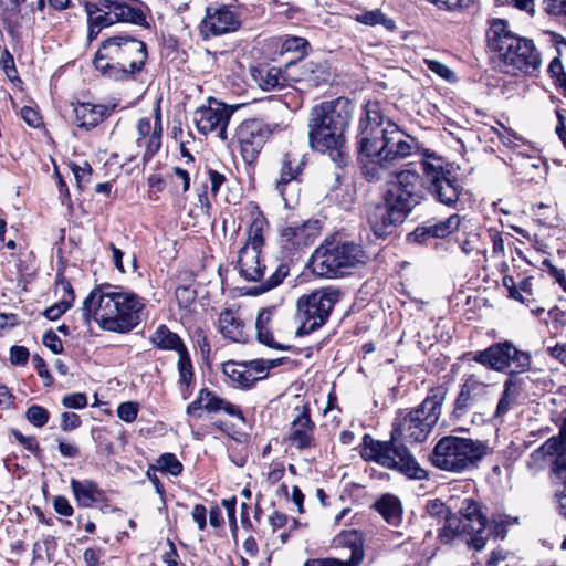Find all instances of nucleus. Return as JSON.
<instances>
[{"instance_id": "1", "label": "nucleus", "mask_w": 566, "mask_h": 566, "mask_svg": "<svg viewBox=\"0 0 566 566\" xmlns=\"http://www.w3.org/2000/svg\"><path fill=\"white\" fill-rule=\"evenodd\" d=\"M447 394L448 389L442 385L431 388L418 407L397 420L389 441H379L370 434H364L360 457L367 462L371 461L384 468L398 470L412 479L426 478V471L420 468L408 448L397 441L398 439L410 443L424 441L440 418Z\"/></svg>"}, {"instance_id": "2", "label": "nucleus", "mask_w": 566, "mask_h": 566, "mask_svg": "<svg viewBox=\"0 0 566 566\" xmlns=\"http://www.w3.org/2000/svg\"><path fill=\"white\" fill-rule=\"evenodd\" d=\"M356 144L361 172L370 182L382 179L391 165L409 157L418 148L416 138L385 118L377 101H368L363 107Z\"/></svg>"}, {"instance_id": "3", "label": "nucleus", "mask_w": 566, "mask_h": 566, "mask_svg": "<svg viewBox=\"0 0 566 566\" xmlns=\"http://www.w3.org/2000/svg\"><path fill=\"white\" fill-rule=\"evenodd\" d=\"M142 297L119 286H98L84 300L81 312L86 325L93 318L102 329L125 334L142 322Z\"/></svg>"}, {"instance_id": "4", "label": "nucleus", "mask_w": 566, "mask_h": 566, "mask_svg": "<svg viewBox=\"0 0 566 566\" xmlns=\"http://www.w3.org/2000/svg\"><path fill=\"white\" fill-rule=\"evenodd\" d=\"M354 105L345 98L322 102L312 107L308 116V143L332 160L342 165L346 158L345 130L353 118Z\"/></svg>"}, {"instance_id": "5", "label": "nucleus", "mask_w": 566, "mask_h": 566, "mask_svg": "<svg viewBox=\"0 0 566 566\" xmlns=\"http://www.w3.org/2000/svg\"><path fill=\"white\" fill-rule=\"evenodd\" d=\"M147 57L144 41L128 33H118L101 43L93 64L109 80L128 81L144 69Z\"/></svg>"}, {"instance_id": "6", "label": "nucleus", "mask_w": 566, "mask_h": 566, "mask_svg": "<svg viewBox=\"0 0 566 566\" xmlns=\"http://www.w3.org/2000/svg\"><path fill=\"white\" fill-rule=\"evenodd\" d=\"M265 227L266 222L263 218H255L247 231V241L238 254L237 268L240 276L248 282L261 283L254 287V294H262L279 286L290 273L289 264L280 262L271 268V274L265 277V271L269 266L261 261Z\"/></svg>"}, {"instance_id": "7", "label": "nucleus", "mask_w": 566, "mask_h": 566, "mask_svg": "<svg viewBox=\"0 0 566 566\" xmlns=\"http://www.w3.org/2000/svg\"><path fill=\"white\" fill-rule=\"evenodd\" d=\"M488 442L457 436L441 438L431 454L432 464L444 471L471 470L486 455Z\"/></svg>"}, {"instance_id": "8", "label": "nucleus", "mask_w": 566, "mask_h": 566, "mask_svg": "<svg viewBox=\"0 0 566 566\" xmlns=\"http://www.w3.org/2000/svg\"><path fill=\"white\" fill-rule=\"evenodd\" d=\"M486 45L499 55L507 67V73L517 71L527 73L531 66V45L527 39L516 36L504 19L493 18L488 21Z\"/></svg>"}, {"instance_id": "9", "label": "nucleus", "mask_w": 566, "mask_h": 566, "mask_svg": "<svg viewBox=\"0 0 566 566\" xmlns=\"http://www.w3.org/2000/svg\"><path fill=\"white\" fill-rule=\"evenodd\" d=\"M428 193L440 205L458 209L464 193L462 181L452 172L451 165L434 153L424 151L421 160Z\"/></svg>"}, {"instance_id": "10", "label": "nucleus", "mask_w": 566, "mask_h": 566, "mask_svg": "<svg viewBox=\"0 0 566 566\" xmlns=\"http://www.w3.org/2000/svg\"><path fill=\"white\" fill-rule=\"evenodd\" d=\"M366 261L367 255L360 244L335 240H326L312 255L314 273L328 279L344 275Z\"/></svg>"}, {"instance_id": "11", "label": "nucleus", "mask_w": 566, "mask_h": 566, "mask_svg": "<svg viewBox=\"0 0 566 566\" xmlns=\"http://www.w3.org/2000/svg\"><path fill=\"white\" fill-rule=\"evenodd\" d=\"M492 399V386L476 375H470L460 386L450 417L452 420H461L469 411L474 410L472 422H483L489 415Z\"/></svg>"}, {"instance_id": "12", "label": "nucleus", "mask_w": 566, "mask_h": 566, "mask_svg": "<svg viewBox=\"0 0 566 566\" xmlns=\"http://www.w3.org/2000/svg\"><path fill=\"white\" fill-rule=\"evenodd\" d=\"M342 292L335 287H322L297 301L298 317L302 321L296 335H306L322 327L328 319Z\"/></svg>"}, {"instance_id": "13", "label": "nucleus", "mask_w": 566, "mask_h": 566, "mask_svg": "<svg viewBox=\"0 0 566 566\" xmlns=\"http://www.w3.org/2000/svg\"><path fill=\"white\" fill-rule=\"evenodd\" d=\"M473 360L493 370L516 377L521 373H526L531 364L530 354L517 349L510 340L493 344L474 353Z\"/></svg>"}, {"instance_id": "14", "label": "nucleus", "mask_w": 566, "mask_h": 566, "mask_svg": "<svg viewBox=\"0 0 566 566\" xmlns=\"http://www.w3.org/2000/svg\"><path fill=\"white\" fill-rule=\"evenodd\" d=\"M392 176L385 201L409 216L424 199L422 178L415 169L395 171Z\"/></svg>"}, {"instance_id": "15", "label": "nucleus", "mask_w": 566, "mask_h": 566, "mask_svg": "<svg viewBox=\"0 0 566 566\" xmlns=\"http://www.w3.org/2000/svg\"><path fill=\"white\" fill-rule=\"evenodd\" d=\"M283 128L284 126L282 124H268L258 118L242 122L237 129V139L243 160L247 164H253L270 135Z\"/></svg>"}, {"instance_id": "16", "label": "nucleus", "mask_w": 566, "mask_h": 566, "mask_svg": "<svg viewBox=\"0 0 566 566\" xmlns=\"http://www.w3.org/2000/svg\"><path fill=\"white\" fill-rule=\"evenodd\" d=\"M305 166V156L296 149L289 150L281 159L280 176L275 188L284 200L285 207L297 203L300 198V176Z\"/></svg>"}, {"instance_id": "17", "label": "nucleus", "mask_w": 566, "mask_h": 566, "mask_svg": "<svg viewBox=\"0 0 566 566\" xmlns=\"http://www.w3.org/2000/svg\"><path fill=\"white\" fill-rule=\"evenodd\" d=\"M460 517H457L459 527L467 533L468 544L475 549H482L491 534L488 528V520L481 511V506L472 499H465L460 507Z\"/></svg>"}, {"instance_id": "18", "label": "nucleus", "mask_w": 566, "mask_h": 566, "mask_svg": "<svg viewBox=\"0 0 566 566\" xmlns=\"http://www.w3.org/2000/svg\"><path fill=\"white\" fill-rule=\"evenodd\" d=\"M233 109L228 105L209 97L208 105L198 107L193 113V122L199 133L208 135L217 132L221 140L227 139V126Z\"/></svg>"}, {"instance_id": "19", "label": "nucleus", "mask_w": 566, "mask_h": 566, "mask_svg": "<svg viewBox=\"0 0 566 566\" xmlns=\"http://www.w3.org/2000/svg\"><path fill=\"white\" fill-rule=\"evenodd\" d=\"M319 221L307 220L301 224L291 223L281 230L280 245L282 252L293 258L312 245L319 235Z\"/></svg>"}, {"instance_id": "20", "label": "nucleus", "mask_w": 566, "mask_h": 566, "mask_svg": "<svg viewBox=\"0 0 566 566\" xmlns=\"http://www.w3.org/2000/svg\"><path fill=\"white\" fill-rule=\"evenodd\" d=\"M293 412L294 418L287 433L290 446L300 451L316 448V424L311 418L308 403L294 407Z\"/></svg>"}, {"instance_id": "21", "label": "nucleus", "mask_w": 566, "mask_h": 566, "mask_svg": "<svg viewBox=\"0 0 566 566\" xmlns=\"http://www.w3.org/2000/svg\"><path fill=\"white\" fill-rule=\"evenodd\" d=\"M240 15L231 6H210L206 9L201 31L206 35L216 36L234 32L240 28Z\"/></svg>"}, {"instance_id": "22", "label": "nucleus", "mask_w": 566, "mask_h": 566, "mask_svg": "<svg viewBox=\"0 0 566 566\" xmlns=\"http://www.w3.org/2000/svg\"><path fill=\"white\" fill-rule=\"evenodd\" d=\"M534 455L536 458H545L547 455L554 458L552 461V472L563 479V491L556 494L559 501V496H566V475H562L566 470V418L560 428L558 438L552 437L546 440V442L536 450Z\"/></svg>"}, {"instance_id": "23", "label": "nucleus", "mask_w": 566, "mask_h": 566, "mask_svg": "<svg viewBox=\"0 0 566 566\" xmlns=\"http://www.w3.org/2000/svg\"><path fill=\"white\" fill-rule=\"evenodd\" d=\"M538 210H545L543 213L544 218L536 220L538 224V231L534 234L535 240L533 242V249L549 254L551 250L558 249V239L562 230L558 227L553 226V221L556 219V209L552 205H538Z\"/></svg>"}, {"instance_id": "24", "label": "nucleus", "mask_w": 566, "mask_h": 566, "mask_svg": "<svg viewBox=\"0 0 566 566\" xmlns=\"http://www.w3.org/2000/svg\"><path fill=\"white\" fill-rule=\"evenodd\" d=\"M338 543L350 548L349 559L310 558L304 566H359L364 559L363 537L358 531H349L338 537Z\"/></svg>"}, {"instance_id": "25", "label": "nucleus", "mask_w": 566, "mask_h": 566, "mask_svg": "<svg viewBox=\"0 0 566 566\" xmlns=\"http://www.w3.org/2000/svg\"><path fill=\"white\" fill-rule=\"evenodd\" d=\"M407 217L401 210L385 201L384 206H377L374 209L368 221L375 235L385 238L392 233L395 228L402 223Z\"/></svg>"}, {"instance_id": "26", "label": "nucleus", "mask_w": 566, "mask_h": 566, "mask_svg": "<svg viewBox=\"0 0 566 566\" xmlns=\"http://www.w3.org/2000/svg\"><path fill=\"white\" fill-rule=\"evenodd\" d=\"M104 8L113 12L115 23L125 22L147 29L149 28L147 23L148 8L142 1L109 0V4L104 6Z\"/></svg>"}, {"instance_id": "27", "label": "nucleus", "mask_w": 566, "mask_h": 566, "mask_svg": "<svg viewBox=\"0 0 566 566\" xmlns=\"http://www.w3.org/2000/svg\"><path fill=\"white\" fill-rule=\"evenodd\" d=\"M286 69L293 72L291 81L305 82L310 86H319L329 78L326 64L319 61L287 62Z\"/></svg>"}, {"instance_id": "28", "label": "nucleus", "mask_w": 566, "mask_h": 566, "mask_svg": "<svg viewBox=\"0 0 566 566\" xmlns=\"http://www.w3.org/2000/svg\"><path fill=\"white\" fill-rule=\"evenodd\" d=\"M115 106L82 102L74 104V123L78 128L91 130L107 119Z\"/></svg>"}, {"instance_id": "29", "label": "nucleus", "mask_w": 566, "mask_h": 566, "mask_svg": "<svg viewBox=\"0 0 566 566\" xmlns=\"http://www.w3.org/2000/svg\"><path fill=\"white\" fill-rule=\"evenodd\" d=\"M251 76L259 87L263 91L281 90L291 81V70L272 65L270 63H261L251 67Z\"/></svg>"}, {"instance_id": "30", "label": "nucleus", "mask_w": 566, "mask_h": 566, "mask_svg": "<svg viewBox=\"0 0 566 566\" xmlns=\"http://www.w3.org/2000/svg\"><path fill=\"white\" fill-rule=\"evenodd\" d=\"M106 4H109V0H98L97 2L85 3L88 42L95 40L104 28L115 24L113 12L104 8Z\"/></svg>"}, {"instance_id": "31", "label": "nucleus", "mask_w": 566, "mask_h": 566, "mask_svg": "<svg viewBox=\"0 0 566 566\" xmlns=\"http://www.w3.org/2000/svg\"><path fill=\"white\" fill-rule=\"evenodd\" d=\"M219 332L223 337L235 343H245L249 337L244 322L234 311L229 308L222 311L219 315Z\"/></svg>"}, {"instance_id": "32", "label": "nucleus", "mask_w": 566, "mask_h": 566, "mask_svg": "<svg viewBox=\"0 0 566 566\" xmlns=\"http://www.w3.org/2000/svg\"><path fill=\"white\" fill-rule=\"evenodd\" d=\"M70 485L80 507H92L104 500V491L92 480L71 479Z\"/></svg>"}, {"instance_id": "33", "label": "nucleus", "mask_w": 566, "mask_h": 566, "mask_svg": "<svg viewBox=\"0 0 566 566\" xmlns=\"http://www.w3.org/2000/svg\"><path fill=\"white\" fill-rule=\"evenodd\" d=\"M223 374L229 378L234 387L250 388L262 377L251 375V370L244 361L229 360L222 365Z\"/></svg>"}, {"instance_id": "34", "label": "nucleus", "mask_w": 566, "mask_h": 566, "mask_svg": "<svg viewBox=\"0 0 566 566\" xmlns=\"http://www.w3.org/2000/svg\"><path fill=\"white\" fill-rule=\"evenodd\" d=\"M373 507L382 516V518L392 526H398L402 520L401 501L392 494L381 495Z\"/></svg>"}, {"instance_id": "35", "label": "nucleus", "mask_w": 566, "mask_h": 566, "mask_svg": "<svg viewBox=\"0 0 566 566\" xmlns=\"http://www.w3.org/2000/svg\"><path fill=\"white\" fill-rule=\"evenodd\" d=\"M521 391V380L516 376H510L504 384V391L500 398L495 411L486 416L490 419H501L515 403Z\"/></svg>"}, {"instance_id": "36", "label": "nucleus", "mask_w": 566, "mask_h": 566, "mask_svg": "<svg viewBox=\"0 0 566 566\" xmlns=\"http://www.w3.org/2000/svg\"><path fill=\"white\" fill-rule=\"evenodd\" d=\"M200 399L203 400V409L208 412L224 411L231 417H235L241 421H244V416L240 408L226 399L220 398L213 391L208 388L200 389Z\"/></svg>"}, {"instance_id": "37", "label": "nucleus", "mask_w": 566, "mask_h": 566, "mask_svg": "<svg viewBox=\"0 0 566 566\" xmlns=\"http://www.w3.org/2000/svg\"><path fill=\"white\" fill-rule=\"evenodd\" d=\"M272 313L273 311L271 308H263L259 313L255 322L258 340L270 348L287 350L291 348L290 345L277 343L272 336L270 326L272 321Z\"/></svg>"}, {"instance_id": "38", "label": "nucleus", "mask_w": 566, "mask_h": 566, "mask_svg": "<svg viewBox=\"0 0 566 566\" xmlns=\"http://www.w3.org/2000/svg\"><path fill=\"white\" fill-rule=\"evenodd\" d=\"M177 369L180 391L184 399H188L191 394V386L195 380V370L188 348H182V352L178 354Z\"/></svg>"}, {"instance_id": "39", "label": "nucleus", "mask_w": 566, "mask_h": 566, "mask_svg": "<svg viewBox=\"0 0 566 566\" xmlns=\"http://www.w3.org/2000/svg\"><path fill=\"white\" fill-rule=\"evenodd\" d=\"M150 343L163 350H175L177 354L187 348L180 336L171 332L166 325H159L150 336Z\"/></svg>"}, {"instance_id": "40", "label": "nucleus", "mask_w": 566, "mask_h": 566, "mask_svg": "<svg viewBox=\"0 0 566 566\" xmlns=\"http://www.w3.org/2000/svg\"><path fill=\"white\" fill-rule=\"evenodd\" d=\"M460 223V216L458 213H453L446 220L438 221L434 223L428 222L427 224L430 229L431 235H433L434 239H443L453 231H455L459 228Z\"/></svg>"}, {"instance_id": "41", "label": "nucleus", "mask_w": 566, "mask_h": 566, "mask_svg": "<svg viewBox=\"0 0 566 566\" xmlns=\"http://www.w3.org/2000/svg\"><path fill=\"white\" fill-rule=\"evenodd\" d=\"M356 21L365 25H382L387 30H394L396 23L392 19L387 18L380 9L365 11L356 15Z\"/></svg>"}, {"instance_id": "42", "label": "nucleus", "mask_w": 566, "mask_h": 566, "mask_svg": "<svg viewBox=\"0 0 566 566\" xmlns=\"http://www.w3.org/2000/svg\"><path fill=\"white\" fill-rule=\"evenodd\" d=\"M426 515L423 518H432L437 520L438 523L446 522L451 518L453 515L451 514L450 509L446 505L443 501L440 499L429 500L424 506Z\"/></svg>"}, {"instance_id": "43", "label": "nucleus", "mask_w": 566, "mask_h": 566, "mask_svg": "<svg viewBox=\"0 0 566 566\" xmlns=\"http://www.w3.org/2000/svg\"><path fill=\"white\" fill-rule=\"evenodd\" d=\"M467 535L464 531L459 527V523L457 522V517L452 516L447 520L438 532V541L442 545L451 544L457 537Z\"/></svg>"}, {"instance_id": "44", "label": "nucleus", "mask_w": 566, "mask_h": 566, "mask_svg": "<svg viewBox=\"0 0 566 566\" xmlns=\"http://www.w3.org/2000/svg\"><path fill=\"white\" fill-rule=\"evenodd\" d=\"M163 473H168L174 476H178L182 472V464L177 459L174 453H164L157 459V464L155 465Z\"/></svg>"}, {"instance_id": "45", "label": "nucleus", "mask_w": 566, "mask_h": 566, "mask_svg": "<svg viewBox=\"0 0 566 566\" xmlns=\"http://www.w3.org/2000/svg\"><path fill=\"white\" fill-rule=\"evenodd\" d=\"M245 366L251 370V375L256 377L265 378L270 369L277 367L281 365L282 359H252L249 361H244Z\"/></svg>"}, {"instance_id": "46", "label": "nucleus", "mask_w": 566, "mask_h": 566, "mask_svg": "<svg viewBox=\"0 0 566 566\" xmlns=\"http://www.w3.org/2000/svg\"><path fill=\"white\" fill-rule=\"evenodd\" d=\"M25 419L34 427H44L50 419V412L40 405H31L25 411Z\"/></svg>"}, {"instance_id": "47", "label": "nucleus", "mask_w": 566, "mask_h": 566, "mask_svg": "<svg viewBox=\"0 0 566 566\" xmlns=\"http://www.w3.org/2000/svg\"><path fill=\"white\" fill-rule=\"evenodd\" d=\"M10 433L14 439L30 453L34 457L40 458L42 454V449L39 444L38 439L34 436H24L18 429H11Z\"/></svg>"}, {"instance_id": "48", "label": "nucleus", "mask_w": 566, "mask_h": 566, "mask_svg": "<svg viewBox=\"0 0 566 566\" xmlns=\"http://www.w3.org/2000/svg\"><path fill=\"white\" fill-rule=\"evenodd\" d=\"M541 270L553 277L555 282H557L559 286L566 292V275L563 270L553 265L548 258H543L541 261Z\"/></svg>"}, {"instance_id": "49", "label": "nucleus", "mask_w": 566, "mask_h": 566, "mask_svg": "<svg viewBox=\"0 0 566 566\" xmlns=\"http://www.w3.org/2000/svg\"><path fill=\"white\" fill-rule=\"evenodd\" d=\"M73 305V297L62 301L45 308L43 315L50 321L59 319Z\"/></svg>"}, {"instance_id": "50", "label": "nucleus", "mask_w": 566, "mask_h": 566, "mask_svg": "<svg viewBox=\"0 0 566 566\" xmlns=\"http://www.w3.org/2000/svg\"><path fill=\"white\" fill-rule=\"evenodd\" d=\"M22 2L23 0H9L10 7L4 9V21L9 24L10 31L20 25L18 14Z\"/></svg>"}, {"instance_id": "51", "label": "nucleus", "mask_w": 566, "mask_h": 566, "mask_svg": "<svg viewBox=\"0 0 566 566\" xmlns=\"http://www.w3.org/2000/svg\"><path fill=\"white\" fill-rule=\"evenodd\" d=\"M161 146V136L159 132H153L146 142V149L143 155V161L148 163L155 154L158 153Z\"/></svg>"}, {"instance_id": "52", "label": "nucleus", "mask_w": 566, "mask_h": 566, "mask_svg": "<svg viewBox=\"0 0 566 566\" xmlns=\"http://www.w3.org/2000/svg\"><path fill=\"white\" fill-rule=\"evenodd\" d=\"M138 415V405L136 402H123L117 408V416L125 422H133Z\"/></svg>"}, {"instance_id": "53", "label": "nucleus", "mask_w": 566, "mask_h": 566, "mask_svg": "<svg viewBox=\"0 0 566 566\" xmlns=\"http://www.w3.org/2000/svg\"><path fill=\"white\" fill-rule=\"evenodd\" d=\"M62 405L70 409H83L87 406V397L83 392H74L63 397Z\"/></svg>"}, {"instance_id": "54", "label": "nucleus", "mask_w": 566, "mask_h": 566, "mask_svg": "<svg viewBox=\"0 0 566 566\" xmlns=\"http://www.w3.org/2000/svg\"><path fill=\"white\" fill-rule=\"evenodd\" d=\"M543 9L552 17H566V0H543Z\"/></svg>"}, {"instance_id": "55", "label": "nucleus", "mask_w": 566, "mask_h": 566, "mask_svg": "<svg viewBox=\"0 0 566 566\" xmlns=\"http://www.w3.org/2000/svg\"><path fill=\"white\" fill-rule=\"evenodd\" d=\"M32 361H33L34 368L36 369L39 376L43 380V385L45 387H50L53 384V377L51 376L50 370H49L48 365L44 361V359L42 357H40L39 355H34L32 358Z\"/></svg>"}, {"instance_id": "56", "label": "nucleus", "mask_w": 566, "mask_h": 566, "mask_svg": "<svg viewBox=\"0 0 566 566\" xmlns=\"http://www.w3.org/2000/svg\"><path fill=\"white\" fill-rule=\"evenodd\" d=\"M42 342L53 354H62L64 350L61 338L52 329L44 333Z\"/></svg>"}, {"instance_id": "57", "label": "nucleus", "mask_w": 566, "mask_h": 566, "mask_svg": "<svg viewBox=\"0 0 566 566\" xmlns=\"http://www.w3.org/2000/svg\"><path fill=\"white\" fill-rule=\"evenodd\" d=\"M29 357V349L24 346L14 345L10 348V363L14 366L25 365Z\"/></svg>"}, {"instance_id": "58", "label": "nucleus", "mask_w": 566, "mask_h": 566, "mask_svg": "<svg viewBox=\"0 0 566 566\" xmlns=\"http://www.w3.org/2000/svg\"><path fill=\"white\" fill-rule=\"evenodd\" d=\"M82 424L81 418L75 412L65 411L61 416V430L69 432L80 428Z\"/></svg>"}, {"instance_id": "59", "label": "nucleus", "mask_w": 566, "mask_h": 566, "mask_svg": "<svg viewBox=\"0 0 566 566\" xmlns=\"http://www.w3.org/2000/svg\"><path fill=\"white\" fill-rule=\"evenodd\" d=\"M308 45L307 40L300 36H291L284 40L281 46L282 53L298 52Z\"/></svg>"}, {"instance_id": "60", "label": "nucleus", "mask_w": 566, "mask_h": 566, "mask_svg": "<svg viewBox=\"0 0 566 566\" xmlns=\"http://www.w3.org/2000/svg\"><path fill=\"white\" fill-rule=\"evenodd\" d=\"M427 66L431 72L444 80L450 81L454 76V73L446 64L439 61L428 60Z\"/></svg>"}, {"instance_id": "61", "label": "nucleus", "mask_w": 566, "mask_h": 566, "mask_svg": "<svg viewBox=\"0 0 566 566\" xmlns=\"http://www.w3.org/2000/svg\"><path fill=\"white\" fill-rule=\"evenodd\" d=\"M53 507L57 514L63 516H72L74 513L69 500L63 495H57L53 499Z\"/></svg>"}, {"instance_id": "62", "label": "nucleus", "mask_w": 566, "mask_h": 566, "mask_svg": "<svg viewBox=\"0 0 566 566\" xmlns=\"http://www.w3.org/2000/svg\"><path fill=\"white\" fill-rule=\"evenodd\" d=\"M409 237L418 243L421 244H428L431 239H434L433 235H431L430 229L428 224L419 226L417 227L413 232L409 234Z\"/></svg>"}, {"instance_id": "63", "label": "nucleus", "mask_w": 566, "mask_h": 566, "mask_svg": "<svg viewBox=\"0 0 566 566\" xmlns=\"http://www.w3.org/2000/svg\"><path fill=\"white\" fill-rule=\"evenodd\" d=\"M21 116L24 122L31 127H38L41 124V117L39 113L32 107L24 106L21 108Z\"/></svg>"}, {"instance_id": "64", "label": "nucleus", "mask_w": 566, "mask_h": 566, "mask_svg": "<svg viewBox=\"0 0 566 566\" xmlns=\"http://www.w3.org/2000/svg\"><path fill=\"white\" fill-rule=\"evenodd\" d=\"M102 549L101 548H86L83 554V559L86 566H101Z\"/></svg>"}]
</instances>
